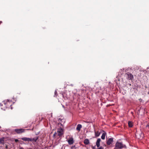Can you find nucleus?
Listing matches in <instances>:
<instances>
[{
	"mask_svg": "<svg viewBox=\"0 0 149 149\" xmlns=\"http://www.w3.org/2000/svg\"><path fill=\"white\" fill-rule=\"evenodd\" d=\"M38 137H36L34 138H29L26 137H23L21 138V139L24 141H27L28 142L34 141L36 142L38 139Z\"/></svg>",
	"mask_w": 149,
	"mask_h": 149,
	"instance_id": "f257e3e1",
	"label": "nucleus"
},
{
	"mask_svg": "<svg viewBox=\"0 0 149 149\" xmlns=\"http://www.w3.org/2000/svg\"><path fill=\"white\" fill-rule=\"evenodd\" d=\"M125 147V145L123 144L122 143L117 142L115 144V149H121Z\"/></svg>",
	"mask_w": 149,
	"mask_h": 149,
	"instance_id": "f03ea898",
	"label": "nucleus"
},
{
	"mask_svg": "<svg viewBox=\"0 0 149 149\" xmlns=\"http://www.w3.org/2000/svg\"><path fill=\"white\" fill-rule=\"evenodd\" d=\"M2 103L4 104L6 108H9V107H11L13 104L12 101L9 100H7L3 101L2 102Z\"/></svg>",
	"mask_w": 149,
	"mask_h": 149,
	"instance_id": "7ed1b4c3",
	"label": "nucleus"
},
{
	"mask_svg": "<svg viewBox=\"0 0 149 149\" xmlns=\"http://www.w3.org/2000/svg\"><path fill=\"white\" fill-rule=\"evenodd\" d=\"M125 76L128 80H132L133 78V75L129 72L125 74Z\"/></svg>",
	"mask_w": 149,
	"mask_h": 149,
	"instance_id": "20e7f679",
	"label": "nucleus"
},
{
	"mask_svg": "<svg viewBox=\"0 0 149 149\" xmlns=\"http://www.w3.org/2000/svg\"><path fill=\"white\" fill-rule=\"evenodd\" d=\"M25 130L24 129H16L15 130V131L17 133L20 134L24 132Z\"/></svg>",
	"mask_w": 149,
	"mask_h": 149,
	"instance_id": "39448f33",
	"label": "nucleus"
},
{
	"mask_svg": "<svg viewBox=\"0 0 149 149\" xmlns=\"http://www.w3.org/2000/svg\"><path fill=\"white\" fill-rule=\"evenodd\" d=\"M58 135L59 136H61L63 134V129H59L57 131Z\"/></svg>",
	"mask_w": 149,
	"mask_h": 149,
	"instance_id": "423d86ee",
	"label": "nucleus"
},
{
	"mask_svg": "<svg viewBox=\"0 0 149 149\" xmlns=\"http://www.w3.org/2000/svg\"><path fill=\"white\" fill-rule=\"evenodd\" d=\"M136 137L138 139H142L143 138L144 135L143 133L141 132L139 134H136Z\"/></svg>",
	"mask_w": 149,
	"mask_h": 149,
	"instance_id": "0eeeda50",
	"label": "nucleus"
},
{
	"mask_svg": "<svg viewBox=\"0 0 149 149\" xmlns=\"http://www.w3.org/2000/svg\"><path fill=\"white\" fill-rule=\"evenodd\" d=\"M113 142V138H109L107 141V144L108 145H110L112 142Z\"/></svg>",
	"mask_w": 149,
	"mask_h": 149,
	"instance_id": "6e6552de",
	"label": "nucleus"
},
{
	"mask_svg": "<svg viewBox=\"0 0 149 149\" xmlns=\"http://www.w3.org/2000/svg\"><path fill=\"white\" fill-rule=\"evenodd\" d=\"M101 141V139L100 138L97 139L96 142V145L97 147H99L100 146V142Z\"/></svg>",
	"mask_w": 149,
	"mask_h": 149,
	"instance_id": "1a4fd4ad",
	"label": "nucleus"
},
{
	"mask_svg": "<svg viewBox=\"0 0 149 149\" xmlns=\"http://www.w3.org/2000/svg\"><path fill=\"white\" fill-rule=\"evenodd\" d=\"M68 142L69 144L70 145L74 143L73 139V138H71L70 139H69L68 141Z\"/></svg>",
	"mask_w": 149,
	"mask_h": 149,
	"instance_id": "9d476101",
	"label": "nucleus"
},
{
	"mask_svg": "<svg viewBox=\"0 0 149 149\" xmlns=\"http://www.w3.org/2000/svg\"><path fill=\"white\" fill-rule=\"evenodd\" d=\"M82 127V125L81 124H78L77 125V128H76V130L78 131H79L80 130V129Z\"/></svg>",
	"mask_w": 149,
	"mask_h": 149,
	"instance_id": "9b49d317",
	"label": "nucleus"
},
{
	"mask_svg": "<svg viewBox=\"0 0 149 149\" xmlns=\"http://www.w3.org/2000/svg\"><path fill=\"white\" fill-rule=\"evenodd\" d=\"M4 138L3 137L0 138V143L3 144L4 143Z\"/></svg>",
	"mask_w": 149,
	"mask_h": 149,
	"instance_id": "f8f14e48",
	"label": "nucleus"
},
{
	"mask_svg": "<svg viewBox=\"0 0 149 149\" xmlns=\"http://www.w3.org/2000/svg\"><path fill=\"white\" fill-rule=\"evenodd\" d=\"M58 121L61 124V125H62V123H64L65 121V120L64 119H61L60 118L58 119Z\"/></svg>",
	"mask_w": 149,
	"mask_h": 149,
	"instance_id": "ddd939ff",
	"label": "nucleus"
},
{
	"mask_svg": "<svg viewBox=\"0 0 149 149\" xmlns=\"http://www.w3.org/2000/svg\"><path fill=\"white\" fill-rule=\"evenodd\" d=\"M84 143L86 145H87L89 143V141L88 139H86L84 141Z\"/></svg>",
	"mask_w": 149,
	"mask_h": 149,
	"instance_id": "4468645a",
	"label": "nucleus"
},
{
	"mask_svg": "<svg viewBox=\"0 0 149 149\" xmlns=\"http://www.w3.org/2000/svg\"><path fill=\"white\" fill-rule=\"evenodd\" d=\"M106 135V133L105 132L103 133L101 136V138L102 139H104L105 138V136Z\"/></svg>",
	"mask_w": 149,
	"mask_h": 149,
	"instance_id": "2eb2a0df",
	"label": "nucleus"
},
{
	"mask_svg": "<svg viewBox=\"0 0 149 149\" xmlns=\"http://www.w3.org/2000/svg\"><path fill=\"white\" fill-rule=\"evenodd\" d=\"M100 134V133L98 132H95V135L96 136H99Z\"/></svg>",
	"mask_w": 149,
	"mask_h": 149,
	"instance_id": "dca6fc26",
	"label": "nucleus"
},
{
	"mask_svg": "<svg viewBox=\"0 0 149 149\" xmlns=\"http://www.w3.org/2000/svg\"><path fill=\"white\" fill-rule=\"evenodd\" d=\"M128 124L129 125V126L130 127H132L133 126V125L132 122L131 121H129Z\"/></svg>",
	"mask_w": 149,
	"mask_h": 149,
	"instance_id": "f3484780",
	"label": "nucleus"
},
{
	"mask_svg": "<svg viewBox=\"0 0 149 149\" xmlns=\"http://www.w3.org/2000/svg\"><path fill=\"white\" fill-rule=\"evenodd\" d=\"M125 70L124 69H120V71L119 72L121 73V74H123L124 73V71Z\"/></svg>",
	"mask_w": 149,
	"mask_h": 149,
	"instance_id": "a211bd4d",
	"label": "nucleus"
},
{
	"mask_svg": "<svg viewBox=\"0 0 149 149\" xmlns=\"http://www.w3.org/2000/svg\"><path fill=\"white\" fill-rule=\"evenodd\" d=\"M57 93V92L56 90L55 91V93H54V97H56L57 96L56 94Z\"/></svg>",
	"mask_w": 149,
	"mask_h": 149,
	"instance_id": "6ab92c4d",
	"label": "nucleus"
},
{
	"mask_svg": "<svg viewBox=\"0 0 149 149\" xmlns=\"http://www.w3.org/2000/svg\"><path fill=\"white\" fill-rule=\"evenodd\" d=\"M57 134V133L56 132H55L54 134H53V136L54 137L55 136H56Z\"/></svg>",
	"mask_w": 149,
	"mask_h": 149,
	"instance_id": "aec40b11",
	"label": "nucleus"
},
{
	"mask_svg": "<svg viewBox=\"0 0 149 149\" xmlns=\"http://www.w3.org/2000/svg\"><path fill=\"white\" fill-rule=\"evenodd\" d=\"M146 127L149 129V124L147 125H146Z\"/></svg>",
	"mask_w": 149,
	"mask_h": 149,
	"instance_id": "412c9836",
	"label": "nucleus"
},
{
	"mask_svg": "<svg viewBox=\"0 0 149 149\" xmlns=\"http://www.w3.org/2000/svg\"><path fill=\"white\" fill-rule=\"evenodd\" d=\"M98 149H104V148L102 147H100Z\"/></svg>",
	"mask_w": 149,
	"mask_h": 149,
	"instance_id": "4be33fe9",
	"label": "nucleus"
},
{
	"mask_svg": "<svg viewBox=\"0 0 149 149\" xmlns=\"http://www.w3.org/2000/svg\"><path fill=\"white\" fill-rule=\"evenodd\" d=\"M3 104H4L2 103H2L0 104V106H3Z\"/></svg>",
	"mask_w": 149,
	"mask_h": 149,
	"instance_id": "5701e85b",
	"label": "nucleus"
},
{
	"mask_svg": "<svg viewBox=\"0 0 149 149\" xmlns=\"http://www.w3.org/2000/svg\"><path fill=\"white\" fill-rule=\"evenodd\" d=\"M15 142H17L18 141V140L17 139H15Z\"/></svg>",
	"mask_w": 149,
	"mask_h": 149,
	"instance_id": "b1692460",
	"label": "nucleus"
},
{
	"mask_svg": "<svg viewBox=\"0 0 149 149\" xmlns=\"http://www.w3.org/2000/svg\"><path fill=\"white\" fill-rule=\"evenodd\" d=\"M75 147V146H72V149H74V147Z\"/></svg>",
	"mask_w": 149,
	"mask_h": 149,
	"instance_id": "393cba45",
	"label": "nucleus"
},
{
	"mask_svg": "<svg viewBox=\"0 0 149 149\" xmlns=\"http://www.w3.org/2000/svg\"><path fill=\"white\" fill-rule=\"evenodd\" d=\"M1 109H2V110H5V109L3 108H1Z\"/></svg>",
	"mask_w": 149,
	"mask_h": 149,
	"instance_id": "a878e982",
	"label": "nucleus"
},
{
	"mask_svg": "<svg viewBox=\"0 0 149 149\" xmlns=\"http://www.w3.org/2000/svg\"><path fill=\"white\" fill-rule=\"evenodd\" d=\"M70 86H73V84H71L70 85Z\"/></svg>",
	"mask_w": 149,
	"mask_h": 149,
	"instance_id": "bb28decb",
	"label": "nucleus"
},
{
	"mask_svg": "<svg viewBox=\"0 0 149 149\" xmlns=\"http://www.w3.org/2000/svg\"><path fill=\"white\" fill-rule=\"evenodd\" d=\"M20 149H24L23 148H20Z\"/></svg>",
	"mask_w": 149,
	"mask_h": 149,
	"instance_id": "cd10ccee",
	"label": "nucleus"
},
{
	"mask_svg": "<svg viewBox=\"0 0 149 149\" xmlns=\"http://www.w3.org/2000/svg\"><path fill=\"white\" fill-rule=\"evenodd\" d=\"M2 23V22L1 21H0V23Z\"/></svg>",
	"mask_w": 149,
	"mask_h": 149,
	"instance_id": "c85d7f7f",
	"label": "nucleus"
},
{
	"mask_svg": "<svg viewBox=\"0 0 149 149\" xmlns=\"http://www.w3.org/2000/svg\"><path fill=\"white\" fill-rule=\"evenodd\" d=\"M11 109H12V107H11Z\"/></svg>",
	"mask_w": 149,
	"mask_h": 149,
	"instance_id": "c756f323",
	"label": "nucleus"
}]
</instances>
